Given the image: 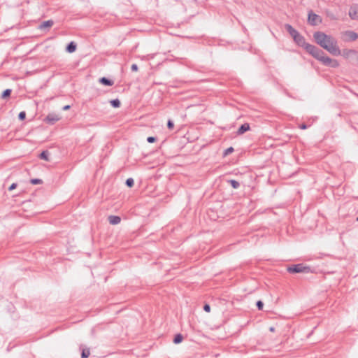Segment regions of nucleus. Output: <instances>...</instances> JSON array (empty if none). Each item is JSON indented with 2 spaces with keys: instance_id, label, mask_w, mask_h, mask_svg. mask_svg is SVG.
<instances>
[{
  "instance_id": "4468645a",
  "label": "nucleus",
  "mask_w": 358,
  "mask_h": 358,
  "mask_svg": "<svg viewBox=\"0 0 358 358\" xmlns=\"http://www.w3.org/2000/svg\"><path fill=\"white\" fill-rule=\"evenodd\" d=\"M99 83L106 86H112L114 82L106 77H102L99 79Z\"/></svg>"
},
{
  "instance_id": "1a4fd4ad",
  "label": "nucleus",
  "mask_w": 358,
  "mask_h": 358,
  "mask_svg": "<svg viewBox=\"0 0 358 358\" xmlns=\"http://www.w3.org/2000/svg\"><path fill=\"white\" fill-rule=\"evenodd\" d=\"M285 27L287 31L289 34V35L294 38L296 35L299 33L297 30H296L293 27L289 24H285Z\"/></svg>"
},
{
  "instance_id": "f8f14e48",
  "label": "nucleus",
  "mask_w": 358,
  "mask_h": 358,
  "mask_svg": "<svg viewBox=\"0 0 358 358\" xmlns=\"http://www.w3.org/2000/svg\"><path fill=\"white\" fill-rule=\"evenodd\" d=\"M109 223L111 224H117L120 222L121 218L117 215H110L108 217Z\"/></svg>"
},
{
  "instance_id": "9b49d317",
  "label": "nucleus",
  "mask_w": 358,
  "mask_h": 358,
  "mask_svg": "<svg viewBox=\"0 0 358 358\" xmlns=\"http://www.w3.org/2000/svg\"><path fill=\"white\" fill-rule=\"evenodd\" d=\"M54 24V21L52 20L43 21L39 26L38 28L40 29H45L47 28H50Z\"/></svg>"
},
{
  "instance_id": "7c9ffc66",
  "label": "nucleus",
  "mask_w": 358,
  "mask_h": 358,
  "mask_svg": "<svg viewBox=\"0 0 358 358\" xmlns=\"http://www.w3.org/2000/svg\"><path fill=\"white\" fill-rule=\"evenodd\" d=\"M17 187V184L16 183H13L11 184V185L8 187V190L9 191H12L14 189H15Z\"/></svg>"
},
{
  "instance_id": "a211bd4d",
  "label": "nucleus",
  "mask_w": 358,
  "mask_h": 358,
  "mask_svg": "<svg viewBox=\"0 0 358 358\" xmlns=\"http://www.w3.org/2000/svg\"><path fill=\"white\" fill-rule=\"evenodd\" d=\"M182 339L183 336L180 334H176L174 337L173 343L176 344H178L182 342Z\"/></svg>"
},
{
  "instance_id": "4be33fe9",
  "label": "nucleus",
  "mask_w": 358,
  "mask_h": 358,
  "mask_svg": "<svg viewBox=\"0 0 358 358\" xmlns=\"http://www.w3.org/2000/svg\"><path fill=\"white\" fill-rule=\"evenodd\" d=\"M234 148L232 147H229L227 149H226L224 151V153H223V155L225 157V156H227L228 155L231 154V152H234Z\"/></svg>"
},
{
  "instance_id": "72a5a7b5",
  "label": "nucleus",
  "mask_w": 358,
  "mask_h": 358,
  "mask_svg": "<svg viewBox=\"0 0 358 358\" xmlns=\"http://www.w3.org/2000/svg\"><path fill=\"white\" fill-rule=\"evenodd\" d=\"M355 61L357 62V64H358V52L357 51V53H355Z\"/></svg>"
},
{
  "instance_id": "aec40b11",
  "label": "nucleus",
  "mask_w": 358,
  "mask_h": 358,
  "mask_svg": "<svg viewBox=\"0 0 358 358\" xmlns=\"http://www.w3.org/2000/svg\"><path fill=\"white\" fill-rule=\"evenodd\" d=\"M228 182L234 189H238L240 187V183L235 180H228Z\"/></svg>"
},
{
  "instance_id": "39448f33",
  "label": "nucleus",
  "mask_w": 358,
  "mask_h": 358,
  "mask_svg": "<svg viewBox=\"0 0 358 358\" xmlns=\"http://www.w3.org/2000/svg\"><path fill=\"white\" fill-rule=\"evenodd\" d=\"M322 19L320 15L314 13L312 10L309 11L308 15V22L310 25L315 26L317 25L318 24L322 23Z\"/></svg>"
},
{
  "instance_id": "6e6552de",
  "label": "nucleus",
  "mask_w": 358,
  "mask_h": 358,
  "mask_svg": "<svg viewBox=\"0 0 358 358\" xmlns=\"http://www.w3.org/2000/svg\"><path fill=\"white\" fill-rule=\"evenodd\" d=\"M349 16L353 20H358V4H353L349 9Z\"/></svg>"
},
{
  "instance_id": "f03ea898",
  "label": "nucleus",
  "mask_w": 358,
  "mask_h": 358,
  "mask_svg": "<svg viewBox=\"0 0 358 358\" xmlns=\"http://www.w3.org/2000/svg\"><path fill=\"white\" fill-rule=\"evenodd\" d=\"M306 51L324 66L332 68H337L339 66V63L336 59L327 56L323 50L312 44L306 46Z\"/></svg>"
},
{
  "instance_id": "f704fd0d",
  "label": "nucleus",
  "mask_w": 358,
  "mask_h": 358,
  "mask_svg": "<svg viewBox=\"0 0 358 358\" xmlns=\"http://www.w3.org/2000/svg\"><path fill=\"white\" fill-rule=\"evenodd\" d=\"M269 330H270L271 331H275V328H274V327H270Z\"/></svg>"
},
{
  "instance_id": "cd10ccee",
  "label": "nucleus",
  "mask_w": 358,
  "mask_h": 358,
  "mask_svg": "<svg viewBox=\"0 0 358 358\" xmlns=\"http://www.w3.org/2000/svg\"><path fill=\"white\" fill-rule=\"evenodd\" d=\"M167 127L169 129H172L173 127H174V124L173 122V121L171 120H168V122H167Z\"/></svg>"
},
{
  "instance_id": "b1692460",
  "label": "nucleus",
  "mask_w": 358,
  "mask_h": 358,
  "mask_svg": "<svg viewBox=\"0 0 358 358\" xmlns=\"http://www.w3.org/2000/svg\"><path fill=\"white\" fill-rule=\"evenodd\" d=\"M134 184V181L133 178H129L127 179V180H126V185H127L129 187H133Z\"/></svg>"
},
{
  "instance_id": "2eb2a0df",
  "label": "nucleus",
  "mask_w": 358,
  "mask_h": 358,
  "mask_svg": "<svg viewBox=\"0 0 358 358\" xmlns=\"http://www.w3.org/2000/svg\"><path fill=\"white\" fill-rule=\"evenodd\" d=\"M49 155L50 153L48 150H43L39 155L40 159H43L45 161L49 162Z\"/></svg>"
},
{
  "instance_id": "f257e3e1",
  "label": "nucleus",
  "mask_w": 358,
  "mask_h": 358,
  "mask_svg": "<svg viewBox=\"0 0 358 358\" xmlns=\"http://www.w3.org/2000/svg\"><path fill=\"white\" fill-rule=\"evenodd\" d=\"M313 38L317 44L334 56H338L341 52L338 46L337 40L331 35L322 31H315Z\"/></svg>"
},
{
  "instance_id": "0eeeda50",
  "label": "nucleus",
  "mask_w": 358,
  "mask_h": 358,
  "mask_svg": "<svg viewBox=\"0 0 358 358\" xmlns=\"http://www.w3.org/2000/svg\"><path fill=\"white\" fill-rule=\"evenodd\" d=\"M60 120V116L55 113H49L44 119V122L50 124H54L55 122Z\"/></svg>"
},
{
  "instance_id": "9d476101",
  "label": "nucleus",
  "mask_w": 358,
  "mask_h": 358,
  "mask_svg": "<svg viewBox=\"0 0 358 358\" xmlns=\"http://www.w3.org/2000/svg\"><path fill=\"white\" fill-rule=\"evenodd\" d=\"M249 130H250L249 124L245 123V124H243L242 125H241V127L238 128L236 133L238 135H242Z\"/></svg>"
},
{
  "instance_id": "423d86ee",
  "label": "nucleus",
  "mask_w": 358,
  "mask_h": 358,
  "mask_svg": "<svg viewBox=\"0 0 358 358\" xmlns=\"http://www.w3.org/2000/svg\"><path fill=\"white\" fill-rule=\"evenodd\" d=\"M293 40L294 42L299 46H301L305 48L306 50V46L310 45V43H308L306 42L305 38L301 35L299 33H298L296 36L293 38Z\"/></svg>"
},
{
  "instance_id": "bb28decb",
  "label": "nucleus",
  "mask_w": 358,
  "mask_h": 358,
  "mask_svg": "<svg viewBox=\"0 0 358 358\" xmlns=\"http://www.w3.org/2000/svg\"><path fill=\"white\" fill-rule=\"evenodd\" d=\"M157 141V138L155 136H149L147 138V141L150 143H155Z\"/></svg>"
},
{
  "instance_id": "20e7f679",
  "label": "nucleus",
  "mask_w": 358,
  "mask_h": 358,
  "mask_svg": "<svg viewBox=\"0 0 358 358\" xmlns=\"http://www.w3.org/2000/svg\"><path fill=\"white\" fill-rule=\"evenodd\" d=\"M358 38V34L354 31L348 30L342 33V39L345 42L355 41Z\"/></svg>"
},
{
  "instance_id": "c756f323",
  "label": "nucleus",
  "mask_w": 358,
  "mask_h": 358,
  "mask_svg": "<svg viewBox=\"0 0 358 358\" xmlns=\"http://www.w3.org/2000/svg\"><path fill=\"white\" fill-rule=\"evenodd\" d=\"M131 69L132 71H137L138 69V67L137 64H133L131 66Z\"/></svg>"
},
{
  "instance_id": "7ed1b4c3",
  "label": "nucleus",
  "mask_w": 358,
  "mask_h": 358,
  "mask_svg": "<svg viewBox=\"0 0 358 358\" xmlns=\"http://www.w3.org/2000/svg\"><path fill=\"white\" fill-rule=\"evenodd\" d=\"M287 271L290 273H309L311 269L309 266H306L303 264H294L287 268Z\"/></svg>"
},
{
  "instance_id": "2f4dec72",
  "label": "nucleus",
  "mask_w": 358,
  "mask_h": 358,
  "mask_svg": "<svg viewBox=\"0 0 358 358\" xmlns=\"http://www.w3.org/2000/svg\"><path fill=\"white\" fill-rule=\"evenodd\" d=\"M299 127L301 129H306L308 128V126L306 124H301L299 126Z\"/></svg>"
},
{
  "instance_id": "c9c22d12",
  "label": "nucleus",
  "mask_w": 358,
  "mask_h": 358,
  "mask_svg": "<svg viewBox=\"0 0 358 358\" xmlns=\"http://www.w3.org/2000/svg\"><path fill=\"white\" fill-rule=\"evenodd\" d=\"M357 220L358 221V217L357 218Z\"/></svg>"
},
{
  "instance_id": "ddd939ff",
  "label": "nucleus",
  "mask_w": 358,
  "mask_h": 358,
  "mask_svg": "<svg viewBox=\"0 0 358 358\" xmlns=\"http://www.w3.org/2000/svg\"><path fill=\"white\" fill-rule=\"evenodd\" d=\"M76 48H77L76 43H74L73 41H71L67 45V46L66 48V52H68L69 53H72L76 50Z\"/></svg>"
},
{
  "instance_id": "6ab92c4d",
  "label": "nucleus",
  "mask_w": 358,
  "mask_h": 358,
  "mask_svg": "<svg viewBox=\"0 0 358 358\" xmlns=\"http://www.w3.org/2000/svg\"><path fill=\"white\" fill-rule=\"evenodd\" d=\"M12 90L10 89L5 90L1 94L2 99H6L10 96Z\"/></svg>"
},
{
  "instance_id": "393cba45",
  "label": "nucleus",
  "mask_w": 358,
  "mask_h": 358,
  "mask_svg": "<svg viewBox=\"0 0 358 358\" xmlns=\"http://www.w3.org/2000/svg\"><path fill=\"white\" fill-rule=\"evenodd\" d=\"M26 118V113L24 111H21L18 114V119L20 120H24Z\"/></svg>"
},
{
  "instance_id": "473e14b6",
  "label": "nucleus",
  "mask_w": 358,
  "mask_h": 358,
  "mask_svg": "<svg viewBox=\"0 0 358 358\" xmlns=\"http://www.w3.org/2000/svg\"><path fill=\"white\" fill-rule=\"evenodd\" d=\"M70 108H71V106H70L69 105H66V106H64L62 108V110H69Z\"/></svg>"
},
{
  "instance_id": "dca6fc26",
  "label": "nucleus",
  "mask_w": 358,
  "mask_h": 358,
  "mask_svg": "<svg viewBox=\"0 0 358 358\" xmlns=\"http://www.w3.org/2000/svg\"><path fill=\"white\" fill-rule=\"evenodd\" d=\"M355 53H357V51L355 50H344L343 57L348 58L352 55H355Z\"/></svg>"
},
{
  "instance_id": "a878e982",
  "label": "nucleus",
  "mask_w": 358,
  "mask_h": 358,
  "mask_svg": "<svg viewBox=\"0 0 358 358\" xmlns=\"http://www.w3.org/2000/svg\"><path fill=\"white\" fill-rule=\"evenodd\" d=\"M256 306L258 308V310H261L263 309V307H264V303L262 301H257V303H256Z\"/></svg>"
},
{
  "instance_id": "c85d7f7f",
  "label": "nucleus",
  "mask_w": 358,
  "mask_h": 358,
  "mask_svg": "<svg viewBox=\"0 0 358 358\" xmlns=\"http://www.w3.org/2000/svg\"><path fill=\"white\" fill-rule=\"evenodd\" d=\"M203 310H204V311H206L207 313H209L210 311V305L208 304V303H206L203 306Z\"/></svg>"
},
{
  "instance_id": "412c9836",
  "label": "nucleus",
  "mask_w": 358,
  "mask_h": 358,
  "mask_svg": "<svg viewBox=\"0 0 358 358\" xmlns=\"http://www.w3.org/2000/svg\"><path fill=\"white\" fill-rule=\"evenodd\" d=\"M90 355V352L89 348L83 349L81 352V358H87Z\"/></svg>"
},
{
  "instance_id": "f3484780",
  "label": "nucleus",
  "mask_w": 358,
  "mask_h": 358,
  "mask_svg": "<svg viewBox=\"0 0 358 358\" xmlns=\"http://www.w3.org/2000/svg\"><path fill=\"white\" fill-rule=\"evenodd\" d=\"M110 103L113 108H119L121 104L118 99H113L110 101Z\"/></svg>"
},
{
  "instance_id": "5701e85b",
  "label": "nucleus",
  "mask_w": 358,
  "mask_h": 358,
  "mask_svg": "<svg viewBox=\"0 0 358 358\" xmlns=\"http://www.w3.org/2000/svg\"><path fill=\"white\" fill-rule=\"evenodd\" d=\"M30 182H31L32 185H38V184H41V183H43V181H42V180L38 179V178H34V179H31V180H30Z\"/></svg>"
}]
</instances>
